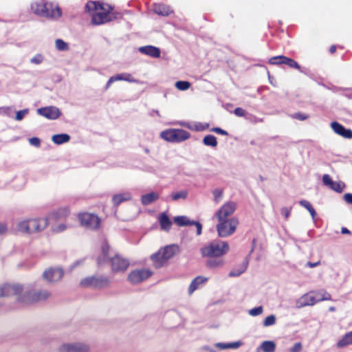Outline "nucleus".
<instances>
[{
  "mask_svg": "<svg viewBox=\"0 0 352 352\" xmlns=\"http://www.w3.org/2000/svg\"><path fill=\"white\" fill-rule=\"evenodd\" d=\"M16 296V300L23 305H27L35 302L44 300L50 296L47 290L32 292L24 289L19 284H4L0 286V297Z\"/></svg>",
  "mask_w": 352,
  "mask_h": 352,
  "instance_id": "1",
  "label": "nucleus"
},
{
  "mask_svg": "<svg viewBox=\"0 0 352 352\" xmlns=\"http://www.w3.org/2000/svg\"><path fill=\"white\" fill-rule=\"evenodd\" d=\"M85 10L91 14V22L94 25H101L111 20V6L99 3L96 1H89L85 6Z\"/></svg>",
  "mask_w": 352,
  "mask_h": 352,
  "instance_id": "2",
  "label": "nucleus"
},
{
  "mask_svg": "<svg viewBox=\"0 0 352 352\" xmlns=\"http://www.w3.org/2000/svg\"><path fill=\"white\" fill-rule=\"evenodd\" d=\"M47 218H30L19 221L16 229L22 233L32 234L41 232L48 226Z\"/></svg>",
  "mask_w": 352,
  "mask_h": 352,
  "instance_id": "3",
  "label": "nucleus"
},
{
  "mask_svg": "<svg viewBox=\"0 0 352 352\" xmlns=\"http://www.w3.org/2000/svg\"><path fill=\"white\" fill-rule=\"evenodd\" d=\"M109 246L107 243H104L102 245V255L98 257V263L101 265L107 260L110 261L111 270L113 272L119 273L123 272L126 270L129 265V262L127 259L124 258L119 255H116L110 257L109 255Z\"/></svg>",
  "mask_w": 352,
  "mask_h": 352,
  "instance_id": "4",
  "label": "nucleus"
},
{
  "mask_svg": "<svg viewBox=\"0 0 352 352\" xmlns=\"http://www.w3.org/2000/svg\"><path fill=\"white\" fill-rule=\"evenodd\" d=\"M200 251L202 256L222 257L230 251V245L226 241L214 240L203 247Z\"/></svg>",
  "mask_w": 352,
  "mask_h": 352,
  "instance_id": "5",
  "label": "nucleus"
},
{
  "mask_svg": "<svg viewBox=\"0 0 352 352\" xmlns=\"http://www.w3.org/2000/svg\"><path fill=\"white\" fill-rule=\"evenodd\" d=\"M31 10L36 15L54 19H58L61 15V12L58 7L54 8L52 3H44L43 1L32 3Z\"/></svg>",
  "mask_w": 352,
  "mask_h": 352,
  "instance_id": "6",
  "label": "nucleus"
},
{
  "mask_svg": "<svg viewBox=\"0 0 352 352\" xmlns=\"http://www.w3.org/2000/svg\"><path fill=\"white\" fill-rule=\"evenodd\" d=\"M179 251L177 245H166L151 255V258L156 268L161 267L165 262L171 258Z\"/></svg>",
  "mask_w": 352,
  "mask_h": 352,
  "instance_id": "7",
  "label": "nucleus"
},
{
  "mask_svg": "<svg viewBox=\"0 0 352 352\" xmlns=\"http://www.w3.org/2000/svg\"><path fill=\"white\" fill-rule=\"evenodd\" d=\"M239 225V219L236 217H231L230 220L218 221L216 226L218 236L226 238L233 234Z\"/></svg>",
  "mask_w": 352,
  "mask_h": 352,
  "instance_id": "8",
  "label": "nucleus"
},
{
  "mask_svg": "<svg viewBox=\"0 0 352 352\" xmlns=\"http://www.w3.org/2000/svg\"><path fill=\"white\" fill-rule=\"evenodd\" d=\"M190 136L189 132L180 129H170L163 131L160 137L170 142H181L188 140Z\"/></svg>",
  "mask_w": 352,
  "mask_h": 352,
  "instance_id": "9",
  "label": "nucleus"
},
{
  "mask_svg": "<svg viewBox=\"0 0 352 352\" xmlns=\"http://www.w3.org/2000/svg\"><path fill=\"white\" fill-rule=\"evenodd\" d=\"M236 209V203L228 201L225 203L214 214L218 221L230 220V217L234 214Z\"/></svg>",
  "mask_w": 352,
  "mask_h": 352,
  "instance_id": "10",
  "label": "nucleus"
},
{
  "mask_svg": "<svg viewBox=\"0 0 352 352\" xmlns=\"http://www.w3.org/2000/svg\"><path fill=\"white\" fill-rule=\"evenodd\" d=\"M80 224L89 230H95L99 227L100 219L96 214L84 212L78 214Z\"/></svg>",
  "mask_w": 352,
  "mask_h": 352,
  "instance_id": "11",
  "label": "nucleus"
},
{
  "mask_svg": "<svg viewBox=\"0 0 352 352\" xmlns=\"http://www.w3.org/2000/svg\"><path fill=\"white\" fill-rule=\"evenodd\" d=\"M89 346L80 342L64 343L59 347V352H89Z\"/></svg>",
  "mask_w": 352,
  "mask_h": 352,
  "instance_id": "12",
  "label": "nucleus"
},
{
  "mask_svg": "<svg viewBox=\"0 0 352 352\" xmlns=\"http://www.w3.org/2000/svg\"><path fill=\"white\" fill-rule=\"evenodd\" d=\"M64 271L61 267H54L45 270L43 273V278L49 283H56L62 279Z\"/></svg>",
  "mask_w": 352,
  "mask_h": 352,
  "instance_id": "13",
  "label": "nucleus"
},
{
  "mask_svg": "<svg viewBox=\"0 0 352 352\" xmlns=\"http://www.w3.org/2000/svg\"><path fill=\"white\" fill-rule=\"evenodd\" d=\"M152 275V272L146 269L135 270L128 276L129 280L133 284H138Z\"/></svg>",
  "mask_w": 352,
  "mask_h": 352,
  "instance_id": "14",
  "label": "nucleus"
},
{
  "mask_svg": "<svg viewBox=\"0 0 352 352\" xmlns=\"http://www.w3.org/2000/svg\"><path fill=\"white\" fill-rule=\"evenodd\" d=\"M269 63L271 65H276L285 64L291 68L297 69L300 70L301 72H302V71L301 70L300 66L296 61H295L292 58H288L285 56H277L272 57L269 60Z\"/></svg>",
  "mask_w": 352,
  "mask_h": 352,
  "instance_id": "15",
  "label": "nucleus"
},
{
  "mask_svg": "<svg viewBox=\"0 0 352 352\" xmlns=\"http://www.w3.org/2000/svg\"><path fill=\"white\" fill-rule=\"evenodd\" d=\"M37 113L49 120H56L61 115L60 109L54 106L39 108L37 109Z\"/></svg>",
  "mask_w": 352,
  "mask_h": 352,
  "instance_id": "16",
  "label": "nucleus"
},
{
  "mask_svg": "<svg viewBox=\"0 0 352 352\" xmlns=\"http://www.w3.org/2000/svg\"><path fill=\"white\" fill-rule=\"evenodd\" d=\"M174 222L179 226H195L196 227V234L197 236L201 235L202 232V226L198 221H190L186 216H177L174 218Z\"/></svg>",
  "mask_w": 352,
  "mask_h": 352,
  "instance_id": "17",
  "label": "nucleus"
},
{
  "mask_svg": "<svg viewBox=\"0 0 352 352\" xmlns=\"http://www.w3.org/2000/svg\"><path fill=\"white\" fill-rule=\"evenodd\" d=\"M322 182L324 186L329 187L331 190L337 192H342L345 188V184L342 182H333L331 177L324 174L322 176Z\"/></svg>",
  "mask_w": 352,
  "mask_h": 352,
  "instance_id": "18",
  "label": "nucleus"
},
{
  "mask_svg": "<svg viewBox=\"0 0 352 352\" xmlns=\"http://www.w3.org/2000/svg\"><path fill=\"white\" fill-rule=\"evenodd\" d=\"M316 302L317 299L316 296L314 295V292H311L309 293L302 295L297 300L296 307L298 308H301L305 306H312L314 305Z\"/></svg>",
  "mask_w": 352,
  "mask_h": 352,
  "instance_id": "19",
  "label": "nucleus"
},
{
  "mask_svg": "<svg viewBox=\"0 0 352 352\" xmlns=\"http://www.w3.org/2000/svg\"><path fill=\"white\" fill-rule=\"evenodd\" d=\"M331 127L336 134L344 138H352V131L351 129L344 128L342 124H340L338 122H331Z\"/></svg>",
  "mask_w": 352,
  "mask_h": 352,
  "instance_id": "20",
  "label": "nucleus"
},
{
  "mask_svg": "<svg viewBox=\"0 0 352 352\" xmlns=\"http://www.w3.org/2000/svg\"><path fill=\"white\" fill-rule=\"evenodd\" d=\"M206 265L207 267L210 269H218L224 266L225 260L220 256H207Z\"/></svg>",
  "mask_w": 352,
  "mask_h": 352,
  "instance_id": "21",
  "label": "nucleus"
},
{
  "mask_svg": "<svg viewBox=\"0 0 352 352\" xmlns=\"http://www.w3.org/2000/svg\"><path fill=\"white\" fill-rule=\"evenodd\" d=\"M249 263L248 258L246 257L243 263L237 266H235L233 269L230 270L228 274L230 277H237L242 274L248 268Z\"/></svg>",
  "mask_w": 352,
  "mask_h": 352,
  "instance_id": "22",
  "label": "nucleus"
},
{
  "mask_svg": "<svg viewBox=\"0 0 352 352\" xmlns=\"http://www.w3.org/2000/svg\"><path fill=\"white\" fill-rule=\"evenodd\" d=\"M139 52L153 58H159L160 56V49L153 45L140 47L139 48Z\"/></svg>",
  "mask_w": 352,
  "mask_h": 352,
  "instance_id": "23",
  "label": "nucleus"
},
{
  "mask_svg": "<svg viewBox=\"0 0 352 352\" xmlns=\"http://www.w3.org/2000/svg\"><path fill=\"white\" fill-rule=\"evenodd\" d=\"M131 198L132 196L131 192H124L114 195L112 197V202L115 206H118L122 202L131 200Z\"/></svg>",
  "mask_w": 352,
  "mask_h": 352,
  "instance_id": "24",
  "label": "nucleus"
},
{
  "mask_svg": "<svg viewBox=\"0 0 352 352\" xmlns=\"http://www.w3.org/2000/svg\"><path fill=\"white\" fill-rule=\"evenodd\" d=\"M153 11L158 15H161L163 16H168L170 14L173 12L171 8L166 5L162 3H155L153 6Z\"/></svg>",
  "mask_w": 352,
  "mask_h": 352,
  "instance_id": "25",
  "label": "nucleus"
},
{
  "mask_svg": "<svg viewBox=\"0 0 352 352\" xmlns=\"http://www.w3.org/2000/svg\"><path fill=\"white\" fill-rule=\"evenodd\" d=\"M208 280V278L204 276H197L194 278L188 288L189 294H192L196 289H199V287L205 283Z\"/></svg>",
  "mask_w": 352,
  "mask_h": 352,
  "instance_id": "26",
  "label": "nucleus"
},
{
  "mask_svg": "<svg viewBox=\"0 0 352 352\" xmlns=\"http://www.w3.org/2000/svg\"><path fill=\"white\" fill-rule=\"evenodd\" d=\"M276 350V343L274 341L267 340L261 343L256 349V352H274Z\"/></svg>",
  "mask_w": 352,
  "mask_h": 352,
  "instance_id": "27",
  "label": "nucleus"
},
{
  "mask_svg": "<svg viewBox=\"0 0 352 352\" xmlns=\"http://www.w3.org/2000/svg\"><path fill=\"white\" fill-rule=\"evenodd\" d=\"M158 198L159 195L157 192H151L150 193L143 195L141 197V202L142 205L148 206L157 200Z\"/></svg>",
  "mask_w": 352,
  "mask_h": 352,
  "instance_id": "28",
  "label": "nucleus"
},
{
  "mask_svg": "<svg viewBox=\"0 0 352 352\" xmlns=\"http://www.w3.org/2000/svg\"><path fill=\"white\" fill-rule=\"evenodd\" d=\"M159 222L162 230L168 231L170 229L172 222L166 214L162 213L160 215Z\"/></svg>",
  "mask_w": 352,
  "mask_h": 352,
  "instance_id": "29",
  "label": "nucleus"
},
{
  "mask_svg": "<svg viewBox=\"0 0 352 352\" xmlns=\"http://www.w3.org/2000/svg\"><path fill=\"white\" fill-rule=\"evenodd\" d=\"M348 345H352V331L346 333L337 342L338 348H343Z\"/></svg>",
  "mask_w": 352,
  "mask_h": 352,
  "instance_id": "30",
  "label": "nucleus"
},
{
  "mask_svg": "<svg viewBox=\"0 0 352 352\" xmlns=\"http://www.w3.org/2000/svg\"><path fill=\"white\" fill-rule=\"evenodd\" d=\"M70 135L66 133L56 134L52 137V141L57 145L63 144L70 140Z\"/></svg>",
  "mask_w": 352,
  "mask_h": 352,
  "instance_id": "31",
  "label": "nucleus"
},
{
  "mask_svg": "<svg viewBox=\"0 0 352 352\" xmlns=\"http://www.w3.org/2000/svg\"><path fill=\"white\" fill-rule=\"evenodd\" d=\"M109 280L107 277L103 276H95V281L94 283V287L95 288H103L109 286Z\"/></svg>",
  "mask_w": 352,
  "mask_h": 352,
  "instance_id": "32",
  "label": "nucleus"
},
{
  "mask_svg": "<svg viewBox=\"0 0 352 352\" xmlns=\"http://www.w3.org/2000/svg\"><path fill=\"white\" fill-rule=\"evenodd\" d=\"M242 344L241 342H234L230 343H223V342H218L216 344V346L221 350L228 349H238L239 346H241Z\"/></svg>",
  "mask_w": 352,
  "mask_h": 352,
  "instance_id": "33",
  "label": "nucleus"
},
{
  "mask_svg": "<svg viewBox=\"0 0 352 352\" xmlns=\"http://www.w3.org/2000/svg\"><path fill=\"white\" fill-rule=\"evenodd\" d=\"M116 81L124 80L129 82H138V80L134 78L131 74L129 73H122L114 76Z\"/></svg>",
  "mask_w": 352,
  "mask_h": 352,
  "instance_id": "34",
  "label": "nucleus"
},
{
  "mask_svg": "<svg viewBox=\"0 0 352 352\" xmlns=\"http://www.w3.org/2000/svg\"><path fill=\"white\" fill-rule=\"evenodd\" d=\"M314 295L317 299V302L322 300H331V295L325 290L321 289L317 292H313Z\"/></svg>",
  "mask_w": 352,
  "mask_h": 352,
  "instance_id": "35",
  "label": "nucleus"
},
{
  "mask_svg": "<svg viewBox=\"0 0 352 352\" xmlns=\"http://www.w3.org/2000/svg\"><path fill=\"white\" fill-rule=\"evenodd\" d=\"M203 143L204 145L211 147H216L217 145V138L212 135H206L203 139Z\"/></svg>",
  "mask_w": 352,
  "mask_h": 352,
  "instance_id": "36",
  "label": "nucleus"
},
{
  "mask_svg": "<svg viewBox=\"0 0 352 352\" xmlns=\"http://www.w3.org/2000/svg\"><path fill=\"white\" fill-rule=\"evenodd\" d=\"M299 204L309 212L312 219H314L316 216V212L311 204L307 200H301L299 201Z\"/></svg>",
  "mask_w": 352,
  "mask_h": 352,
  "instance_id": "37",
  "label": "nucleus"
},
{
  "mask_svg": "<svg viewBox=\"0 0 352 352\" xmlns=\"http://www.w3.org/2000/svg\"><path fill=\"white\" fill-rule=\"evenodd\" d=\"M188 196L187 190H181L176 192H173L170 195V198L173 201H176L179 199H186Z\"/></svg>",
  "mask_w": 352,
  "mask_h": 352,
  "instance_id": "38",
  "label": "nucleus"
},
{
  "mask_svg": "<svg viewBox=\"0 0 352 352\" xmlns=\"http://www.w3.org/2000/svg\"><path fill=\"white\" fill-rule=\"evenodd\" d=\"M212 195L214 197V201L217 204L222 200L223 191L221 188H217L212 190Z\"/></svg>",
  "mask_w": 352,
  "mask_h": 352,
  "instance_id": "39",
  "label": "nucleus"
},
{
  "mask_svg": "<svg viewBox=\"0 0 352 352\" xmlns=\"http://www.w3.org/2000/svg\"><path fill=\"white\" fill-rule=\"evenodd\" d=\"M55 45L56 49L60 51H66L69 49L67 43L62 39H56L55 41Z\"/></svg>",
  "mask_w": 352,
  "mask_h": 352,
  "instance_id": "40",
  "label": "nucleus"
},
{
  "mask_svg": "<svg viewBox=\"0 0 352 352\" xmlns=\"http://www.w3.org/2000/svg\"><path fill=\"white\" fill-rule=\"evenodd\" d=\"M276 317L274 315H270L266 317L263 322L264 327H270L275 324Z\"/></svg>",
  "mask_w": 352,
  "mask_h": 352,
  "instance_id": "41",
  "label": "nucleus"
},
{
  "mask_svg": "<svg viewBox=\"0 0 352 352\" xmlns=\"http://www.w3.org/2000/svg\"><path fill=\"white\" fill-rule=\"evenodd\" d=\"M190 87V83L188 81H177L175 82V87L181 91L187 90Z\"/></svg>",
  "mask_w": 352,
  "mask_h": 352,
  "instance_id": "42",
  "label": "nucleus"
},
{
  "mask_svg": "<svg viewBox=\"0 0 352 352\" xmlns=\"http://www.w3.org/2000/svg\"><path fill=\"white\" fill-rule=\"evenodd\" d=\"M95 281V276H89L82 279L80 281V285L83 287H94V283Z\"/></svg>",
  "mask_w": 352,
  "mask_h": 352,
  "instance_id": "43",
  "label": "nucleus"
},
{
  "mask_svg": "<svg viewBox=\"0 0 352 352\" xmlns=\"http://www.w3.org/2000/svg\"><path fill=\"white\" fill-rule=\"evenodd\" d=\"M263 312V307L262 306H258L254 308H252L248 311L249 315L251 316H258L262 314Z\"/></svg>",
  "mask_w": 352,
  "mask_h": 352,
  "instance_id": "44",
  "label": "nucleus"
},
{
  "mask_svg": "<svg viewBox=\"0 0 352 352\" xmlns=\"http://www.w3.org/2000/svg\"><path fill=\"white\" fill-rule=\"evenodd\" d=\"M29 109H24L23 110L19 111L16 113L15 120L17 121H21L23 119V118L28 114Z\"/></svg>",
  "mask_w": 352,
  "mask_h": 352,
  "instance_id": "45",
  "label": "nucleus"
},
{
  "mask_svg": "<svg viewBox=\"0 0 352 352\" xmlns=\"http://www.w3.org/2000/svg\"><path fill=\"white\" fill-rule=\"evenodd\" d=\"M67 228V225H65V223H60L56 226H53L52 229L54 232H62L66 230Z\"/></svg>",
  "mask_w": 352,
  "mask_h": 352,
  "instance_id": "46",
  "label": "nucleus"
},
{
  "mask_svg": "<svg viewBox=\"0 0 352 352\" xmlns=\"http://www.w3.org/2000/svg\"><path fill=\"white\" fill-rule=\"evenodd\" d=\"M43 60V56L41 54H36L31 58L30 62L33 64L38 65Z\"/></svg>",
  "mask_w": 352,
  "mask_h": 352,
  "instance_id": "47",
  "label": "nucleus"
},
{
  "mask_svg": "<svg viewBox=\"0 0 352 352\" xmlns=\"http://www.w3.org/2000/svg\"><path fill=\"white\" fill-rule=\"evenodd\" d=\"M0 113L1 114L6 115L8 117H11L12 116L11 107H0Z\"/></svg>",
  "mask_w": 352,
  "mask_h": 352,
  "instance_id": "48",
  "label": "nucleus"
},
{
  "mask_svg": "<svg viewBox=\"0 0 352 352\" xmlns=\"http://www.w3.org/2000/svg\"><path fill=\"white\" fill-rule=\"evenodd\" d=\"M69 214V210L67 208H60L57 211V217H66Z\"/></svg>",
  "mask_w": 352,
  "mask_h": 352,
  "instance_id": "49",
  "label": "nucleus"
},
{
  "mask_svg": "<svg viewBox=\"0 0 352 352\" xmlns=\"http://www.w3.org/2000/svg\"><path fill=\"white\" fill-rule=\"evenodd\" d=\"M29 142L31 145L39 147L41 145V141L38 138H31L29 139Z\"/></svg>",
  "mask_w": 352,
  "mask_h": 352,
  "instance_id": "50",
  "label": "nucleus"
},
{
  "mask_svg": "<svg viewBox=\"0 0 352 352\" xmlns=\"http://www.w3.org/2000/svg\"><path fill=\"white\" fill-rule=\"evenodd\" d=\"M291 210L292 208H288L286 207H283L280 210V213L285 217V219H287L290 215Z\"/></svg>",
  "mask_w": 352,
  "mask_h": 352,
  "instance_id": "51",
  "label": "nucleus"
},
{
  "mask_svg": "<svg viewBox=\"0 0 352 352\" xmlns=\"http://www.w3.org/2000/svg\"><path fill=\"white\" fill-rule=\"evenodd\" d=\"M302 350V344L300 342L296 343L292 348L289 349V352H300Z\"/></svg>",
  "mask_w": 352,
  "mask_h": 352,
  "instance_id": "52",
  "label": "nucleus"
},
{
  "mask_svg": "<svg viewBox=\"0 0 352 352\" xmlns=\"http://www.w3.org/2000/svg\"><path fill=\"white\" fill-rule=\"evenodd\" d=\"M234 114L239 117H243L245 115V111L241 107H237L234 111Z\"/></svg>",
  "mask_w": 352,
  "mask_h": 352,
  "instance_id": "53",
  "label": "nucleus"
},
{
  "mask_svg": "<svg viewBox=\"0 0 352 352\" xmlns=\"http://www.w3.org/2000/svg\"><path fill=\"white\" fill-rule=\"evenodd\" d=\"M212 131L217 133L218 134L223 135H228V132L225 130L219 128V127H214L211 129Z\"/></svg>",
  "mask_w": 352,
  "mask_h": 352,
  "instance_id": "54",
  "label": "nucleus"
},
{
  "mask_svg": "<svg viewBox=\"0 0 352 352\" xmlns=\"http://www.w3.org/2000/svg\"><path fill=\"white\" fill-rule=\"evenodd\" d=\"M293 118L300 120H305L308 118V116L305 114L297 113L293 116Z\"/></svg>",
  "mask_w": 352,
  "mask_h": 352,
  "instance_id": "55",
  "label": "nucleus"
},
{
  "mask_svg": "<svg viewBox=\"0 0 352 352\" xmlns=\"http://www.w3.org/2000/svg\"><path fill=\"white\" fill-rule=\"evenodd\" d=\"M344 200L349 204H352V194L351 193H346L344 195Z\"/></svg>",
  "mask_w": 352,
  "mask_h": 352,
  "instance_id": "56",
  "label": "nucleus"
},
{
  "mask_svg": "<svg viewBox=\"0 0 352 352\" xmlns=\"http://www.w3.org/2000/svg\"><path fill=\"white\" fill-rule=\"evenodd\" d=\"M116 78H115L114 76H113L110 77V78H109V80H108V81H107V82L106 86H105V89H106V90H107V89H108L109 88V87L111 86V85L113 82H116Z\"/></svg>",
  "mask_w": 352,
  "mask_h": 352,
  "instance_id": "57",
  "label": "nucleus"
},
{
  "mask_svg": "<svg viewBox=\"0 0 352 352\" xmlns=\"http://www.w3.org/2000/svg\"><path fill=\"white\" fill-rule=\"evenodd\" d=\"M320 265V261L316 262V263H311V262H307L306 264V266L313 268L318 266Z\"/></svg>",
  "mask_w": 352,
  "mask_h": 352,
  "instance_id": "58",
  "label": "nucleus"
},
{
  "mask_svg": "<svg viewBox=\"0 0 352 352\" xmlns=\"http://www.w3.org/2000/svg\"><path fill=\"white\" fill-rule=\"evenodd\" d=\"M6 230V226L5 224L0 223V234L5 232Z\"/></svg>",
  "mask_w": 352,
  "mask_h": 352,
  "instance_id": "59",
  "label": "nucleus"
},
{
  "mask_svg": "<svg viewBox=\"0 0 352 352\" xmlns=\"http://www.w3.org/2000/svg\"><path fill=\"white\" fill-rule=\"evenodd\" d=\"M179 125H181L182 126H185V127L188 128L190 129H192V128L190 126V124L188 123H186V122H179Z\"/></svg>",
  "mask_w": 352,
  "mask_h": 352,
  "instance_id": "60",
  "label": "nucleus"
},
{
  "mask_svg": "<svg viewBox=\"0 0 352 352\" xmlns=\"http://www.w3.org/2000/svg\"><path fill=\"white\" fill-rule=\"evenodd\" d=\"M342 234H350L351 232L346 228H342L341 230Z\"/></svg>",
  "mask_w": 352,
  "mask_h": 352,
  "instance_id": "61",
  "label": "nucleus"
},
{
  "mask_svg": "<svg viewBox=\"0 0 352 352\" xmlns=\"http://www.w3.org/2000/svg\"><path fill=\"white\" fill-rule=\"evenodd\" d=\"M336 50V47L335 45L331 46L329 51L331 54H333Z\"/></svg>",
  "mask_w": 352,
  "mask_h": 352,
  "instance_id": "62",
  "label": "nucleus"
},
{
  "mask_svg": "<svg viewBox=\"0 0 352 352\" xmlns=\"http://www.w3.org/2000/svg\"><path fill=\"white\" fill-rule=\"evenodd\" d=\"M80 261H76V262L74 263L73 267H76V265H80Z\"/></svg>",
  "mask_w": 352,
  "mask_h": 352,
  "instance_id": "63",
  "label": "nucleus"
},
{
  "mask_svg": "<svg viewBox=\"0 0 352 352\" xmlns=\"http://www.w3.org/2000/svg\"><path fill=\"white\" fill-rule=\"evenodd\" d=\"M329 309L330 311H334L336 310L335 307H330Z\"/></svg>",
  "mask_w": 352,
  "mask_h": 352,
  "instance_id": "64",
  "label": "nucleus"
}]
</instances>
